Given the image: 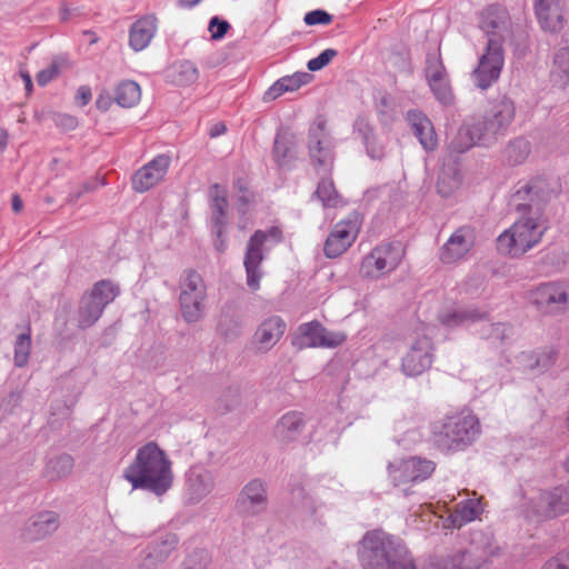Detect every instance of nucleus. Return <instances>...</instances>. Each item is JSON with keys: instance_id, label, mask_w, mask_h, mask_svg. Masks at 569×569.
Wrapping results in <instances>:
<instances>
[{"instance_id": "nucleus-33", "label": "nucleus", "mask_w": 569, "mask_h": 569, "mask_svg": "<svg viewBox=\"0 0 569 569\" xmlns=\"http://www.w3.org/2000/svg\"><path fill=\"white\" fill-rule=\"evenodd\" d=\"M103 310V307L92 297H90V295H83L78 312L79 326L81 328H88L92 326L101 317Z\"/></svg>"}, {"instance_id": "nucleus-45", "label": "nucleus", "mask_w": 569, "mask_h": 569, "mask_svg": "<svg viewBox=\"0 0 569 569\" xmlns=\"http://www.w3.org/2000/svg\"><path fill=\"white\" fill-rule=\"evenodd\" d=\"M61 62L59 60H53L48 68L42 69L36 76L37 82L39 86L44 87L52 80H54L61 70Z\"/></svg>"}, {"instance_id": "nucleus-42", "label": "nucleus", "mask_w": 569, "mask_h": 569, "mask_svg": "<svg viewBox=\"0 0 569 569\" xmlns=\"http://www.w3.org/2000/svg\"><path fill=\"white\" fill-rule=\"evenodd\" d=\"M431 91L438 101L442 104H450L453 101V93L448 80V77L440 81H432L429 83Z\"/></svg>"}, {"instance_id": "nucleus-14", "label": "nucleus", "mask_w": 569, "mask_h": 569, "mask_svg": "<svg viewBox=\"0 0 569 569\" xmlns=\"http://www.w3.org/2000/svg\"><path fill=\"white\" fill-rule=\"evenodd\" d=\"M170 166V156L158 154L134 172L131 178L132 189L140 193L149 191L164 179Z\"/></svg>"}, {"instance_id": "nucleus-6", "label": "nucleus", "mask_w": 569, "mask_h": 569, "mask_svg": "<svg viewBox=\"0 0 569 569\" xmlns=\"http://www.w3.org/2000/svg\"><path fill=\"white\" fill-rule=\"evenodd\" d=\"M179 302L182 317L188 322L201 318L206 308L207 286L202 277L194 270H184L179 281Z\"/></svg>"}, {"instance_id": "nucleus-32", "label": "nucleus", "mask_w": 569, "mask_h": 569, "mask_svg": "<svg viewBox=\"0 0 569 569\" xmlns=\"http://www.w3.org/2000/svg\"><path fill=\"white\" fill-rule=\"evenodd\" d=\"M211 194V208H212V218L214 221L218 237L221 236L222 226L224 223V218L228 209V199L227 191L220 187L219 184L212 186L210 190Z\"/></svg>"}, {"instance_id": "nucleus-22", "label": "nucleus", "mask_w": 569, "mask_h": 569, "mask_svg": "<svg viewBox=\"0 0 569 569\" xmlns=\"http://www.w3.org/2000/svg\"><path fill=\"white\" fill-rule=\"evenodd\" d=\"M407 121L412 128L416 137L423 149L432 151L438 146V138L431 121L420 111L410 110L407 113Z\"/></svg>"}, {"instance_id": "nucleus-7", "label": "nucleus", "mask_w": 569, "mask_h": 569, "mask_svg": "<svg viewBox=\"0 0 569 569\" xmlns=\"http://www.w3.org/2000/svg\"><path fill=\"white\" fill-rule=\"evenodd\" d=\"M403 257V250L393 243H381L365 256L359 264V276L378 280L395 271Z\"/></svg>"}, {"instance_id": "nucleus-38", "label": "nucleus", "mask_w": 569, "mask_h": 569, "mask_svg": "<svg viewBox=\"0 0 569 569\" xmlns=\"http://www.w3.org/2000/svg\"><path fill=\"white\" fill-rule=\"evenodd\" d=\"M481 315L473 309H457L440 316V321L448 327H457L479 320Z\"/></svg>"}, {"instance_id": "nucleus-47", "label": "nucleus", "mask_w": 569, "mask_h": 569, "mask_svg": "<svg viewBox=\"0 0 569 569\" xmlns=\"http://www.w3.org/2000/svg\"><path fill=\"white\" fill-rule=\"evenodd\" d=\"M337 51L335 49H326L318 57L308 61V69L317 71L326 67L335 57Z\"/></svg>"}, {"instance_id": "nucleus-1", "label": "nucleus", "mask_w": 569, "mask_h": 569, "mask_svg": "<svg viewBox=\"0 0 569 569\" xmlns=\"http://www.w3.org/2000/svg\"><path fill=\"white\" fill-rule=\"evenodd\" d=\"M552 194L545 179L531 180L512 194L511 203L521 217L498 237L497 247L500 252L519 257L541 241L547 230L542 208Z\"/></svg>"}, {"instance_id": "nucleus-16", "label": "nucleus", "mask_w": 569, "mask_h": 569, "mask_svg": "<svg viewBox=\"0 0 569 569\" xmlns=\"http://www.w3.org/2000/svg\"><path fill=\"white\" fill-rule=\"evenodd\" d=\"M533 513L540 519H552L569 512V496L563 487L542 492L532 503Z\"/></svg>"}, {"instance_id": "nucleus-53", "label": "nucleus", "mask_w": 569, "mask_h": 569, "mask_svg": "<svg viewBox=\"0 0 569 569\" xmlns=\"http://www.w3.org/2000/svg\"><path fill=\"white\" fill-rule=\"evenodd\" d=\"M76 102L81 107L87 106L92 99V92L89 86H80L77 90Z\"/></svg>"}, {"instance_id": "nucleus-30", "label": "nucleus", "mask_w": 569, "mask_h": 569, "mask_svg": "<svg viewBox=\"0 0 569 569\" xmlns=\"http://www.w3.org/2000/svg\"><path fill=\"white\" fill-rule=\"evenodd\" d=\"M58 525V517L54 512H42L28 526V536L33 540L44 538L46 536L54 532Z\"/></svg>"}, {"instance_id": "nucleus-61", "label": "nucleus", "mask_w": 569, "mask_h": 569, "mask_svg": "<svg viewBox=\"0 0 569 569\" xmlns=\"http://www.w3.org/2000/svg\"><path fill=\"white\" fill-rule=\"evenodd\" d=\"M493 331H495V333H496L497 336H498V333H500V332L503 335V333H505V331H506V327H505L503 325H497V326H495V327H493Z\"/></svg>"}, {"instance_id": "nucleus-11", "label": "nucleus", "mask_w": 569, "mask_h": 569, "mask_svg": "<svg viewBox=\"0 0 569 569\" xmlns=\"http://www.w3.org/2000/svg\"><path fill=\"white\" fill-rule=\"evenodd\" d=\"M435 470L432 461L418 457L396 460L388 466V476L395 486L426 480Z\"/></svg>"}, {"instance_id": "nucleus-51", "label": "nucleus", "mask_w": 569, "mask_h": 569, "mask_svg": "<svg viewBox=\"0 0 569 569\" xmlns=\"http://www.w3.org/2000/svg\"><path fill=\"white\" fill-rule=\"evenodd\" d=\"M457 187L458 181L455 178H449L448 176H441L437 183L438 191L443 197L450 196L453 189Z\"/></svg>"}, {"instance_id": "nucleus-62", "label": "nucleus", "mask_w": 569, "mask_h": 569, "mask_svg": "<svg viewBox=\"0 0 569 569\" xmlns=\"http://www.w3.org/2000/svg\"><path fill=\"white\" fill-rule=\"evenodd\" d=\"M221 237H222V234H221L219 238H221ZM224 248H226L224 240H223V239H220L219 244H217V249H218L219 251H223V250H224Z\"/></svg>"}, {"instance_id": "nucleus-13", "label": "nucleus", "mask_w": 569, "mask_h": 569, "mask_svg": "<svg viewBox=\"0 0 569 569\" xmlns=\"http://www.w3.org/2000/svg\"><path fill=\"white\" fill-rule=\"evenodd\" d=\"M505 63L503 49L496 40L488 42L485 53L480 57L477 68L472 72L473 80L480 89H487L495 83L501 73Z\"/></svg>"}, {"instance_id": "nucleus-31", "label": "nucleus", "mask_w": 569, "mask_h": 569, "mask_svg": "<svg viewBox=\"0 0 569 569\" xmlns=\"http://www.w3.org/2000/svg\"><path fill=\"white\" fill-rule=\"evenodd\" d=\"M114 101L122 108H133L141 100V88L132 80H123L114 88Z\"/></svg>"}, {"instance_id": "nucleus-48", "label": "nucleus", "mask_w": 569, "mask_h": 569, "mask_svg": "<svg viewBox=\"0 0 569 569\" xmlns=\"http://www.w3.org/2000/svg\"><path fill=\"white\" fill-rule=\"evenodd\" d=\"M208 29L211 32V38L213 40H220L230 29V24L226 20H220L218 17H213L209 22Z\"/></svg>"}, {"instance_id": "nucleus-56", "label": "nucleus", "mask_w": 569, "mask_h": 569, "mask_svg": "<svg viewBox=\"0 0 569 569\" xmlns=\"http://www.w3.org/2000/svg\"><path fill=\"white\" fill-rule=\"evenodd\" d=\"M20 76L24 82L26 90L28 92H31L32 91V80H31L29 72L27 70H21Z\"/></svg>"}, {"instance_id": "nucleus-25", "label": "nucleus", "mask_w": 569, "mask_h": 569, "mask_svg": "<svg viewBox=\"0 0 569 569\" xmlns=\"http://www.w3.org/2000/svg\"><path fill=\"white\" fill-rule=\"evenodd\" d=\"M156 30L157 23L156 18L153 17H144L136 21L130 29V47L134 51H141L146 49L153 38Z\"/></svg>"}, {"instance_id": "nucleus-4", "label": "nucleus", "mask_w": 569, "mask_h": 569, "mask_svg": "<svg viewBox=\"0 0 569 569\" xmlns=\"http://www.w3.org/2000/svg\"><path fill=\"white\" fill-rule=\"evenodd\" d=\"M515 106L508 98L495 101L483 120L466 124L458 131L457 151L463 152L475 144H490L513 120Z\"/></svg>"}, {"instance_id": "nucleus-58", "label": "nucleus", "mask_w": 569, "mask_h": 569, "mask_svg": "<svg viewBox=\"0 0 569 569\" xmlns=\"http://www.w3.org/2000/svg\"><path fill=\"white\" fill-rule=\"evenodd\" d=\"M226 131L224 124H216L214 129L210 132L211 137H217Z\"/></svg>"}, {"instance_id": "nucleus-35", "label": "nucleus", "mask_w": 569, "mask_h": 569, "mask_svg": "<svg viewBox=\"0 0 569 569\" xmlns=\"http://www.w3.org/2000/svg\"><path fill=\"white\" fill-rule=\"evenodd\" d=\"M323 332V326L317 321L302 323L298 328V336L295 343L299 348H319V345H311L320 338V333Z\"/></svg>"}, {"instance_id": "nucleus-10", "label": "nucleus", "mask_w": 569, "mask_h": 569, "mask_svg": "<svg viewBox=\"0 0 569 569\" xmlns=\"http://www.w3.org/2000/svg\"><path fill=\"white\" fill-rule=\"evenodd\" d=\"M496 556L485 547L471 545L463 551L431 560L423 569H482Z\"/></svg>"}, {"instance_id": "nucleus-60", "label": "nucleus", "mask_w": 569, "mask_h": 569, "mask_svg": "<svg viewBox=\"0 0 569 569\" xmlns=\"http://www.w3.org/2000/svg\"><path fill=\"white\" fill-rule=\"evenodd\" d=\"M201 0H180V2L186 7H193L198 4Z\"/></svg>"}, {"instance_id": "nucleus-5", "label": "nucleus", "mask_w": 569, "mask_h": 569, "mask_svg": "<svg viewBox=\"0 0 569 569\" xmlns=\"http://www.w3.org/2000/svg\"><path fill=\"white\" fill-rule=\"evenodd\" d=\"M480 432L478 418L471 412H459L432 425V441L442 449L452 450L471 443Z\"/></svg>"}, {"instance_id": "nucleus-20", "label": "nucleus", "mask_w": 569, "mask_h": 569, "mask_svg": "<svg viewBox=\"0 0 569 569\" xmlns=\"http://www.w3.org/2000/svg\"><path fill=\"white\" fill-rule=\"evenodd\" d=\"M286 329L287 325L281 317H268L258 326L253 336V343L259 351H268L278 343Z\"/></svg>"}, {"instance_id": "nucleus-57", "label": "nucleus", "mask_w": 569, "mask_h": 569, "mask_svg": "<svg viewBox=\"0 0 569 569\" xmlns=\"http://www.w3.org/2000/svg\"><path fill=\"white\" fill-rule=\"evenodd\" d=\"M12 210L14 212H20L22 210V200L18 194H13L12 197Z\"/></svg>"}, {"instance_id": "nucleus-3", "label": "nucleus", "mask_w": 569, "mask_h": 569, "mask_svg": "<svg viewBox=\"0 0 569 569\" xmlns=\"http://www.w3.org/2000/svg\"><path fill=\"white\" fill-rule=\"evenodd\" d=\"M360 559L365 569H416L406 546L380 530L363 537Z\"/></svg>"}, {"instance_id": "nucleus-54", "label": "nucleus", "mask_w": 569, "mask_h": 569, "mask_svg": "<svg viewBox=\"0 0 569 569\" xmlns=\"http://www.w3.org/2000/svg\"><path fill=\"white\" fill-rule=\"evenodd\" d=\"M541 569H569L560 552L548 559Z\"/></svg>"}, {"instance_id": "nucleus-24", "label": "nucleus", "mask_w": 569, "mask_h": 569, "mask_svg": "<svg viewBox=\"0 0 569 569\" xmlns=\"http://www.w3.org/2000/svg\"><path fill=\"white\" fill-rule=\"evenodd\" d=\"M483 511L481 498L467 499L457 505L455 510L448 516L447 528H461L462 526L476 520Z\"/></svg>"}, {"instance_id": "nucleus-21", "label": "nucleus", "mask_w": 569, "mask_h": 569, "mask_svg": "<svg viewBox=\"0 0 569 569\" xmlns=\"http://www.w3.org/2000/svg\"><path fill=\"white\" fill-rule=\"evenodd\" d=\"M327 120L323 116H318L309 129V150L310 154L321 166H331L332 158L330 151L322 147V138L326 136Z\"/></svg>"}, {"instance_id": "nucleus-43", "label": "nucleus", "mask_w": 569, "mask_h": 569, "mask_svg": "<svg viewBox=\"0 0 569 569\" xmlns=\"http://www.w3.org/2000/svg\"><path fill=\"white\" fill-rule=\"evenodd\" d=\"M367 152L372 159H382L385 156V144L381 139L371 130L363 136Z\"/></svg>"}, {"instance_id": "nucleus-12", "label": "nucleus", "mask_w": 569, "mask_h": 569, "mask_svg": "<svg viewBox=\"0 0 569 569\" xmlns=\"http://www.w3.org/2000/svg\"><path fill=\"white\" fill-rule=\"evenodd\" d=\"M478 27L488 37V42L496 40L502 47L511 34V21L507 10L498 4L486 7L479 14Z\"/></svg>"}, {"instance_id": "nucleus-23", "label": "nucleus", "mask_w": 569, "mask_h": 569, "mask_svg": "<svg viewBox=\"0 0 569 569\" xmlns=\"http://www.w3.org/2000/svg\"><path fill=\"white\" fill-rule=\"evenodd\" d=\"M267 495L263 485L253 480L250 481L241 491L238 499V508L241 512L252 515L264 508Z\"/></svg>"}, {"instance_id": "nucleus-9", "label": "nucleus", "mask_w": 569, "mask_h": 569, "mask_svg": "<svg viewBox=\"0 0 569 569\" xmlns=\"http://www.w3.org/2000/svg\"><path fill=\"white\" fill-rule=\"evenodd\" d=\"M361 224V217L357 212H352L346 219L338 221L325 241V256L333 259L345 253L356 241Z\"/></svg>"}, {"instance_id": "nucleus-36", "label": "nucleus", "mask_w": 569, "mask_h": 569, "mask_svg": "<svg viewBox=\"0 0 569 569\" xmlns=\"http://www.w3.org/2000/svg\"><path fill=\"white\" fill-rule=\"evenodd\" d=\"M316 194L325 208H338L343 204V200L331 179H322L318 184Z\"/></svg>"}, {"instance_id": "nucleus-18", "label": "nucleus", "mask_w": 569, "mask_h": 569, "mask_svg": "<svg viewBox=\"0 0 569 569\" xmlns=\"http://www.w3.org/2000/svg\"><path fill=\"white\" fill-rule=\"evenodd\" d=\"M535 11L538 22L543 30L560 32L565 28V0H536Z\"/></svg>"}, {"instance_id": "nucleus-2", "label": "nucleus", "mask_w": 569, "mask_h": 569, "mask_svg": "<svg viewBox=\"0 0 569 569\" xmlns=\"http://www.w3.org/2000/svg\"><path fill=\"white\" fill-rule=\"evenodd\" d=\"M133 489H147L160 496L173 481L172 462L156 441L138 448L134 460L123 472Z\"/></svg>"}, {"instance_id": "nucleus-19", "label": "nucleus", "mask_w": 569, "mask_h": 569, "mask_svg": "<svg viewBox=\"0 0 569 569\" xmlns=\"http://www.w3.org/2000/svg\"><path fill=\"white\" fill-rule=\"evenodd\" d=\"M475 243V232L469 227L457 229L442 246L440 259L443 263H455L463 259Z\"/></svg>"}, {"instance_id": "nucleus-40", "label": "nucleus", "mask_w": 569, "mask_h": 569, "mask_svg": "<svg viewBox=\"0 0 569 569\" xmlns=\"http://www.w3.org/2000/svg\"><path fill=\"white\" fill-rule=\"evenodd\" d=\"M237 191V198L239 202V210L243 213L248 210V208L254 202V194L250 190L247 180L238 179L234 184Z\"/></svg>"}, {"instance_id": "nucleus-59", "label": "nucleus", "mask_w": 569, "mask_h": 569, "mask_svg": "<svg viewBox=\"0 0 569 569\" xmlns=\"http://www.w3.org/2000/svg\"><path fill=\"white\" fill-rule=\"evenodd\" d=\"M7 140H8V134H7L6 131H3L2 134H1V139H0V152L6 149Z\"/></svg>"}, {"instance_id": "nucleus-8", "label": "nucleus", "mask_w": 569, "mask_h": 569, "mask_svg": "<svg viewBox=\"0 0 569 569\" xmlns=\"http://www.w3.org/2000/svg\"><path fill=\"white\" fill-rule=\"evenodd\" d=\"M281 238L282 232L278 227H271L267 231L257 230L250 237L244 254V267L247 272V283L251 289H259L262 276L259 267L263 260L262 250L266 242L270 240L272 243H278L281 241Z\"/></svg>"}, {"instance_id": "nucleus-39", "label": "nucleus", "mask_w": 569, "mask_h": 569, "mask_svg": "<svg viewBox=\"0 0 569 569\" xmlns=\"http://www.w3.org/2000/svg\"><path fill=\"white\" fill-rule=\"evenodd\" d=\"M31 348L30 332L22 333L17 338L14 346V363L18 367H23L29 359Z\"/></svg>"}, {"instance_id": "nucleus-37", "label": "nucleus", "mask_w": 569, "mask_h": 569, "mask_svg": "<svg viewBox=\"0 0 569 569\" xmlns=\"http://www.w3.org/2000/svg\"><path fill=\"white\" fill-rule=\"evenodd\" d=\"M73 468V459L69 455H62L51 459L46 467V477L57 480L66 477Z\"/></svg>"}, {"instance_id": "nucleus-28", "label": "nucleus", "mask_w": 569, "mask_h": 569, "mask_svg": "<svg viewBox=\"0 0 569 569\" xmlns=\"http://www.w3.org/2000/svg\"><path fill=\"white\" fill-rule=\"evenodd\" d=\"M310 74L307 72L287 76L274 82L266 92L267 100H273L284 92H293L299 90L303 84L308 83Z\"/></svg>"}, {"instance_id": "nucleus-49", "label": "nucleus", "mask_w": 569, "mask_h": 569, "mask_svg": "<svg viewBox=\"0 0 569 569\" xmlns=\"http://www.w3.org/2000/svg\"><path fill=\"white\" fill-rule=\"evenodd\" d=\"M303 21L308 26L328 24L332 21V16L323 10H313L305 16Z\"/></svg>"}, {"instance_id": "nucleus-52", "label": "nucleus", "mask_w": 569, "mask_h": 569, "mask_svg": "<svg viewBox=\"0 0 569 569\" xmlns=\"http://www.w3.org/2000/svg\"><path fill=\"white\" fill-rule=\"evenodd\" d=\"M184 569H206V557L201 552L190 556L183 563Z\"/></svg>"}, {"instance_id": "nucleus-41", "label": "nucleus", "mask_w": 569, "mask_h": 569, "mask_svg": "<svg viewBox=\"0 0 569 569\" xmlns=\"http://www.w3.org/2000/svg\"><path fill=\"white\" fill-rule=\"evenodd\" d=\"M426 78L428 83L432 81H440L447 78V72L440 57L431 56L427 59Z\"/></svg>"}, {"instance_id": "nucleus-50", "label": "nucleus", "mask_w": 569, "mask_h": 569, "mask_svg": "<svg viewBox=\"0 0 569 569\" xmlns=\"http://www.w3.org/2000/svg\"><path fill=\"white\" fill-rule=\"evenodd\" d=\"M56 124L66 130L70 131L78 127V119L74 116L68 113H59L54 117Z\"/></svg>"}, {"instance_id": "nucleus-34", "label": "nucleus", "mask_w": 569, "mask_h": 569, "mask_svg": "<svg viewBox=\"0 0 569 569\" xmlns=\"http://www.w3.org/2000/svg\"><path fill=\"white\" fill-rule=\"evenodd\" d=\"M120 290L117 284H114L110 280H100L96 282L92 287V289L87 292L97 302H99L103 309L111 303L117 296L119 295Z\"/></svg>"}, {"instance_id": "nucleus-15", "label": "nucleus", "mask_w": 569, "mask_h": 569, "mask_svg": "<svg viewBox=\"0 0 569 569\" xmlns=\"http://www.w3.org/2000/svg\"><path fill=\"white\" fill-rule=\"evenodd\" d=\"M432 343L427 336L411 341L410 348L401 359V369L405 375L419 376L431 367Z\"/></svg>"}, {"instance_id": "nucleus-55", "label": "nucleus", "mask_w": 569, "mask_h": 569, "mask_svg": "<svg viewBox=\"0 0 569 569\" xmlns=\"http://www.w3.org/2000/svg\"><path fill=\"white\" fill-rule=\"evenodd\" d=\"M111 104H112V99L109 96V93L101 92V93L98 94L97 100H96V107L100 111H102V112L108 111L109 108L111 107Z\"/></svg>"}, {"instance_id": "nucleus-46", "label": "nucleus", "mask_w": 569, "mask_h": 569, "mask_svg": "<svg viewBox=\"0 0 569 569\" xmlns=\"http://www.w3.org/2000/svg\"><path fill=\"white\" fill-rule=\"evenodd\" d=\"M273 153L279 166H286L291 158V148L284 138H277L274 141Z\"/></svg>"}, {"instance_id": "nucleus-26", "label": "nucleus", "mask_w": 569, "mask_h": 569, "mask_svg": "<svg viewBox=\"0 0 569 569\" xmlns=\"http://www.w3.org/2000/svg\"><path fill=\"white\" fill-rule=\"evenodd\" d=\"M303 426L305 423L301 413H286L276 425L274 436L281 442L293 441L300 436Z\"/></svg>"}, {"instance_id": "nucleus-29", "label": "nucleus", "mask_w": 569, "mask_h": 569, "mask_svg": "<svg viewBox=\"0 0 569 569\" xmlns=\"http://www.w3.org/2000/svg\"><path fill=\"white\" fill-rule=\"evenodd\" d=\"M552 83L559 88H566L569 84V48H560L553 57L550 70Z\"/></svg>"}, {"instance_id": "nucleus-27", "label": "nucleus", "mask_w": 569, "mask_h": 569, "mask_svg": "<svg viewBox=\"0 0 569 569\" xmlns=\"http://www.w3.org/2000/svg\"><path fill=\"white\" fill-rule=\"evenodd\" d=\"M168 78L172 84L186 88L197 82L199 71L194 63L187 60L179 61L170 67Z\"/></svg>"}, {"instance_id": "nucleus-17", "label": "nucleus", "mask_w": 569, "mask_h": 569, "mask_svg": "<svg viewBox=\"0 0 569 569\" xmlns=\"http://www.w3.org/2000/svg\"><path fill=\"white\" fill-rule=\"evenodd\" d=\"M536 306L546 313L566 310L568 293L563 284L548 282L539 286L532 293Z\"/></svg>"}, {"instance_id": "nucleus-44", "label": "nucleus", "mask_w": 569, "mask_h": 569, "mask_svg": "<svg viewBox=\"0 0 569 569\" xmlns=\"http://www.w3.org/2000/svg\"><path fill=\"white\" fill-rule=\"evenodd\" d=\"M346 340L342 332L330 331L323 327V332L320 333L319 340L310 342L311 345H319L320 348H335L340 346Z\"/></svg>"}]
</instances>
